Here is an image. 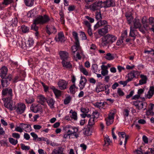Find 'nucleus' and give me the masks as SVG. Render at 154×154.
<instances>
[{
  "label": "nucleus",
  "mask_w": 154,
  "mask_h": 154,
  "mask_svg": "<svg viewBox=\"0 0 154 154\" xmlns=\"http://www.w3.org/2000/svg\"><path fill=\"white\" fill-rule=\"evenodd\" d=\"M154 94V87L150 86L147 94L145 95L146 98L150 99Z\"/></svg>",
  "instance_id": "obj_27"
},
{
  "label": "nucleus",
  "mask_w": 154,
  "mask_h": 154,
  "mask_svg": "<svg viewBox=\"0 0 154 154\" xmlns=\"http://www.w3.org/2000/svg\"><path fill=\"white\" fill-rule=\"evenodd\" d=\"M140 77L141 79L139 81V84L141 85L146 83L147 80L146 76L141 74L140 75Z\"/></svg>",
  "instance_id": "obj_35"
},
{
  "label": "nucleus",
  "mask_w": 154,
  "mask_h": 154,
  "mask_svg": "<svg viewBox=\"0 0 154 154\" xmlns=\"http://www.w3.org/2000/svg\"><path fill=\"white\" fill-rule=\"evenodd\" d=\"M1 84L3 87H6L8 86L10 83V82L12 79L11 75H8L5 78H2Z\"/></svg>",
  "instance_id": "obj_10"
},
{
  "label": "nucleus",
  "mask_w": 154,
  "mask_h": 154,
  "mask_svg": "<svg viewBox=\"0 0 154 154\" xmlns=\"http://www.w3.org/2000/svg\"><path fill=\"white\" fill-rule=\"evenodd\" d=\"M139 74V72L138 71L131 72L128 73L127 75L128 79L127 80L129 82L132 81L134 78L135 77V74Z\"/></svg>",
  "instance_id": "obj_30"
},
{
  "label": "nucleus",
  "mask_w": 154,
  "mask_h": 154,
  "mask_svg": "<svg viewBox=\"0 0 154 154\" xmlns=\"http://www.w3.org/2000/svg\"><path fill=\"white\" fill-rule=\"evenodd\" d=\"M144 29L146 30L150 29V27L149 26V23L147 22L143 24Z\"/></svg>",
  "instance_id": "obj_59"
},
{
  "label": "nucleus",
  "mask_w": 154,
  "mask_h": 154,
  "mask_svg": "<svg viewBox=\"0 0 154 154\" xmlns=\"http://www.w3.org/2000/svg\"><path fill=\"white\" fill-rule=\"evenodd\" d=\"M34 99L32 97H27L26 99V102L28 103H31L33 102Z\"/></svg>",
  "instance_id": "obj_52"
},
{
  "label": "nucleus",
  "mask_w": 154,
  "mask_h": 154,
  "mask_svg": "<svg viewBox=\"0 0 154 154\" xmlns=\"http://www.w3.org/2000/svg\"><path fill=\"white\" fill-rule=\"evenodd\" d=\"M136 31L134 30V28H133L132 26L130 27L129 35L132 37H134L136 36Z\"/></svg>",
  "instance_id": "obj_42"
},
{
  "label": "nucleus",
  "mask_w": 154,
  "mask_h": 154,
  "mask_svg": "<svg viewBox=\"0 0 154 154\" xmlns=\"http://www.w3.org/2000/svg\"><path fill=\"white\" fill-rule=\"evenodd\" d=\"M52 154H65L64 152V148L62 147H58L54 149L52 151Z\"/></svg>",
  "instance_id": "obj_29"
},
{
  "label": "nucleus",
  "mask_w": 154,
  "mask_h": 154,
  "mask_svg": "<svg viewBox=\"0 0 154 154\" xmlns=\"http://www.w3.org/2000/svg\"><path fill=\"white\" fill-rule=\"evenodd\" d=\"M51 89L53 90L56 97H58L61 96V92L60 90L56 89L54 86L51 87Z\"/></svg>",
  "instance_id": "obj_36"
},
{
  "label": "nucleus",
  "mask_w": 154,
  "mask_h": 154,
  "mask_svg": "<svg viewBox=\"0 0 154 154\" xmlns=\"http://www.w3.org/2000/svg\"><path fill=\"white\" fill-rule=\"evenodd\" d=\"M34 41L32 38H29L28 40L24 42L22 39H19L17 42V44L19 46L23 48H30L33 46Z\"/></svg>",
  "instance_id": "obj_3"
},
{
  "label": "nucleus",
  "mask_w": 154,
  "mask_h": 154,
  "mask_svg": "<svg viewBox=\"0 0 154 154\" xmlns=\"http://www.w3.org/2000/svg\"><path fill=\"white\" fill-rule=\"evenodd\" d=\"M35 10L34 9H32L28 12L27 15L28 17H31L35 16Z\"/></svg>",
  "instance_id": "obj_48"
},
{
  "label": "nucleus",
  "mask_w": 154,
  "mask_h": 154,
  "mask_svg": "<svg viewBox=\"0 0 154 154\" xmlns=\"http://www.w3.org/2000/svg\"><path fill=\"white\" fill-rule=\"evenodd\" d=\"M2 97L11 98L13 96L12 90L10 88H3L2 92Z\"/></svg>",
  "instance_id": "obj_9"
},
{
  "label": "nucleus",
  "mask_w": 154,
  "mask_h": 154,
  "mask_svg": "<svg viewBox=\"0 0 154 154\" xmlns=\"http://www.w3.org/2000/svg\"><path fill=\"white\" fill-rule=\"evenodd\" d=\"M104 88L102 85H100L96 87V90L97 92H99L103 91Z\"/></svg>",
  "instance_id": "obj_44"
},
{
  "label": "nucleus",
  "mask_w": 154,
  "mask_h": 154,
  "mask_svg": "<svg viewBox=\"0 0 154 154\" xmlns=\"http://www.w3.org/2000/svg\"><path fill=\"white\" fill-rule=\"evenodd\" d=\"M96 18L97 20H100L102 18L100 12H97L96 13Z\"/></svg>",
  "instance_id": "obj_57"
},
{
  "label": "nucleus",
  "mask_w": 154,
  "mask_h": 154,
  "mask_svg": "<svg viewBox=\"0 0 154 154\" xmlns=\"http://www.w3.org/2000/svg\"><path fill=\"white\" fill-rule=\"evenodd\" d=\"M21 29L22 31L24 33H26L28 32L29 30V28L24 25H23L21 26Z\"/></svg>",
  "instance_id": "obj_53"
},
{
  "label": "nucleus",
  "mask_w": 154,
  "mask_h": 154,
  "mask_svg": "<svg viewBox=\"0 0 154 154\" xmlns=\"http://www.w3.org/2000/svg\"><path fill=\"white\" fill-rule=\"evenodd\" d=\"M12 136L15 138L17 139H19L20 137V135L19 134L16 133H13L12 134Z\"/></svg>",
  "instance_id": "obj_58"
},
{
  "label": "nucleus",
  "mask_w": 154,
  "mask_h": 154,
  "mask_svg": "<svg viewBox=\"0 0 154 154\" xmlns=\"http://www.w3.org/2000/svg\"><path fill=\"white\" fill-rule=\"evenodd\" d=\"M115 2L114 0H107L103 2H102L103 8H106L115 5Z\"/></svg>",
  "instance_id": "obj_17"
},
{
  "label": "nucleus",
  "mask_w": 154,
  "mask_h": 154,
  "mask_svg": "<svg viewBox=\"0 0 154 154\" xmlns=\"http://www.w3.org/2000/svg\"><path fill=\"white\" fill-rule=\"evenodd\" d=\"M8 69L5 66L2 67L0 69V76L1 78L5 77L7 74Z\"/></svg>",
  "instance_id": "obj_28"
},
{
  "label": "nucleus",
  "mask_w": 154,
  "mask_h": 154,
  "mask_svg": "<svg viewBox=\"0 0 154 154\" xmlns=\"http://www.w3.org/2000/svg\"><path fill=\"white\" fill-rule=\"evenodd\" d=\"M30 109L33 112L37 113L41 111L42 107L39 104H32L30 107Z\"/></svg>",
  "instance_id": "obj_18"
},
{
  "label": "nucleus",
  "mask_w": 154,
  "mask_h": 154,
  "mask_svg": "<svg viewBox=\"0 0 154 154\" xmlns=\"http://www.w3.org/2000/svg\"><path fill=\"white\" fill-rule=\"evenodd\" d=\"M61 63L63 66L64 68H70L72 67L71 63L68 59L62 61Z\"/></svg>",
  "instance_id": "obj_24"
},
{
  "label": "nucleus",
  "mask_w": 154,
  "mask_h": 154,
  "mask_svg": "<svg viewBox=\"0 0 154 154\" xmlns=\"http://www.w3.org/2000/svg\"><path fill=\"white\" fill-rule=\"evenodd\" d=\"M128 35L127 32L126 30L123 31L122 33L121 38L122 39H123L124 38H126Z\"/></svg>",
  "instance_id": "obj_64"
},
{
  "label": "nucleus",
  "mask_w": 154,
  "mask_h": 154,
  "mask_svg": "<svg viewBox=\"0 0 154 154\" xmlns=\"http://www.w3.org/2000/svg\"><path fill=\"white\" fill-rule=\"evenodd\" d=\"M101 74L103 76L108 75V71L105 65H102L101 66Z\"/></svg>",
  "instance_id": "obj_32"
},
{
  "label": "nucleus",
  "mask_w": 154,
  "mask_h": 154,
  "mask_svg": "<svg viewBox=\"0 0 154 154\" xmlns=\"http://www.w3.org/2000/svg\"><path fill=\"white\" fill-rule=\"evenodd\" d=\"M82 54H81L80 51L77 52V54H76V56L75 57L74 55H73V56L74 59L75 58V60H77L76 59H77L79 60H80L81 59L82 56H84V55L83 54V51L82 50Z\"/></svg>",
  "instance_id": "obj_39"
},
{
  "label": "nucleus",
  "mask_w": 154,
  "mask_h": 154,
  "mask_svg": "<svg viewBox=\"0 0 154 154\" xmlns=\"http://www.w3.org/2000/svg\"><path fill=\"white\" fill-rule=\"evenodd\" d=\"M57 85L59 88L61 90L66 89L67 87L68 83L66 81L60 79L57 83Z\"/></svg>",
  "instance_id": "obj_13"
},
{
  "label": "nucleus",
  "mask_w": 154,
  "mask_h": 154,
  "mask_svg": "<svg viewBox=\"0 0 154 154\" xmlns=\"http://www.w3.org/2000/svg\"><path fill=\"white\" fill-rule=\"evenodd\" d=\"M80 51L81 54H82V49L80 45L79 42H75L74 45L72 47V54L74 55L76 51L78 52Z\"/></svg>",
  "instance_id": "obj_16"
},
{
  "label": "nucleus",
  "mask_w": 154,
  "mask_h": 154,
  "mask_svg": "<svg viewBox=\"0 0 154 154\" xmlns=\"http://www.w3.org/2000/svg\"><path fill=\"white\" fill-rule=\"evenodd\" d=\"M2 100L4 102V105L5 107L11 111L14 109V107L13 106V102L11 98L2 97Z\"/></svg>",
  "instance_id": "obj_7"
},
{
  "label": "nucleus",
  "mask_w": 154,
  "mask_h": 154,
  "mask_svg": "<svg viewBox=\"0 0 154 154\" xmlns=\"http://www.w3.org/2000/svg\"><path fill=\"white\" fill-rule=\"evenodd\" d=\"M115 113V111L111 110L110 111L108 116L105 118V120L107 126L110 125L113 123Z\"/></svg>",
  "instance_id": "obj_4"
},
{
  "label": "nucleus",
  "mask_w": 154,
  "mask_h": 154,
  "mask_svg": "<svg viewBox=\"0 0 154 154\" xmlns=\"http://www.w3.org/2000/svg\"><path fill=\"white\" fill-rule=\"evenodd\" d=\"M125 16L126 17L128 23L129 24H131L134 19L132 14L131 13H127L125 14Z\"/></svg>",
  "instance_id": "obj_31"
},
{
  "label": "nucleus",
  "mask_w": 154,
  "mask_h": 154,
  "mask_svg": "<svg viewBox=\"0 0 154 154\" xmlns=\"http://www.w3.org/2000/svg\"><path fill=\"white\" fill-rule=\"evenodd\" d=\"M104 141L105 142L104 145L106 146H108L112 143V140L107 135H106L104 136Z\"/></svg>",
  "instance_id": "obj_34"
},
{
  "label": "nucleus",
  "mask_w": 154,
  "mask_h": 154,
  "mask_svg": "<svg viewBox=\"0 0 154 154\" xmlns=\"http://www.w3.org/2000/svg\"><path fill=\"white\" fill-rule=\"evenodd\" d=\"M80 33V36H81L82 39V40L86 39L87 37L85 33L83 32H81Z\"/></svg>",
  "instance_id": "obj_62"
},
{
  "label": "nucleus",
  "mask_w": 154,
  "mask_h": 154,
  "mask_svg": "<svg viewBox=\"0 0 154 154\" xmlns=\"http://www.w3.org/2000/svg\"><path fill=\"white\" fill-rule=\"evenodd\" d=\"M70 117L71 119H74V120H77V113L75 111L72 109H71L70 112Z\"/></svg>",
  "instance_id": "obj_33"
},
{
  "label": "nucleus",
  "mask_w": 154,
  "mask_h": 154,
  "mask_svg": "<svg viewBox=\"0 0 154 154\" xmlns=\"http://www.w3.org/2000/svg\"><path fill=\"white\" fill-rule=\"evenodd\" d=\"M117 93L118 94L121 96H123L124 95V93L123 91L120 88H118Z\"/></svg>",
  "instance_id": "obj_56"
},
{
  "label": "nucleus",
  "mask_w": 154,
  "mask_h": 154,
  "mask_svg": "<svg viewBox=\"0 0 154 154\" xmlns=\"http://www.w3.org/2000/svg\"><path fill=\"white\" fill-rule=\"evenodd\" d=\"M99 113L97 111L94 112L91 116V117L88 121V125L90 126H92L94 125L97 121V119L99 117Z\"/></svg>",
  "instance_id": "obj_5"
},
{
  "label": "nucleus",
  "mask_w": 154,
  "mask_h": 154,
  "mask_svg": "<svg viewBox=\"0 0 154 154\" xmlns=\"http://www.w3.org/2000/svg\"><path fill=\"white\" fill-rule=\"evenodd\" d=\"M46 101L50 107L52 109L54 108L55 101L52 98H49L46 100Z\"/></svg>",
  "instance_id": "obj_37"
},
{
  "label": "nucleus",
  "mask_w": 154,
  "mask_h": 154,
  "mask_svg": "<svg viewBox=\"0 0 154 154\" xmlns=\"http://www.w3.org/2000/svg\"><path fill=\"white\" fill-rule=\"evenodd\" d=\"M89 53L91 56L95 55V52L97 50V47L95 44L91 43L89 46Z\"/></svg>",
  "instance_id": "obj_20"
},
{
  "label": "nucleus",
  "mask_w": 154,
  "mask_h": 154,
  "mask_svg": "<svg viewBox=\"0 0 154 154\" xmlns=\"http://www.w3.org/2000/svg\"><path fill=\"white\" fill-rule=\"evenodd\" d=\"M37 98L41 102L44 103L46 100L45 98L42 95H40L38 96Z\"/></svg>",
  "instance_id": "obj_50"
},
{
  "label": "nucleus",
  "mask_w": 154,
  "mask_h": 154,
  "mask_svg": "<svg viewBox=\"0 0 154 154\" xmlns=\"http://www.w3.org/2000/svg\"><path fill=\"white\" fill-rule=\"evenodd\" d=\"M75 89L76 87L75 84H73L69 88L70 93L74 94L75 92Z\"/></svg>",
  "instance_id": "obj_46"
},
{
  "label": "nucleus",
  "mask_w": 154,
  "mask_h": 154,
  "mask_svg": "<svg viewBox=\"0 0 154 154\" xmlns=\"http://www.w3.org/2000/svg\"><path fill=\"white\" fill-rule=\"evenodd\" d=\"M72 34L75 39V42H79L78 33L75 31H73Z\"/></svg>",
  "instance_id": "obj_43"
},
{
  "label": "nucleus",
  "mask_w": 154,
  "mask_h": 154,
  "mask_svg": "<svg viewBox=\"0 0 154 154\" xmlns=\"http://www.w3.org/2000/svg\"><path fill=\"white\" fill-rule=\"evenodd\" d=\"M104 102H98L95 103V106L100 109L103 108L104 106Z\"/></svg>",
  "instance_id": "obj_45"
},
{
  "label": "nucleus",
  "mask_w": 154,
  "mask_h": 154,
  "mask_svg": "<svg viewBox=\"0 0 154 154\" xmlns=\"http://www.w3.org/2000/svg\"><path fill=\"white\" fill-rule=\"evenodd\" d=\"M115 57L113 54L109 53L106 54L105 57V58L108 60H111L114 59Z\"/></svg>",
  "instance_id": "obj_38"
},
{
  "label": "nucleus",
  "mask_w": 154,
  "mask_h": 154,
  "mask_svg": "<svg viewBox=\"0 0 154 154\" xmlns=\"http://www.w3.org/2000/svg\"><path fill=\"white\" fill-rule=\"evenodd\" d=\"M130 111L127 109H125L124 110L123 115L124 116L128 117V116Z\"/></svg>",
  "instance_id": "obj_63"
},
{
  "label": "nucleus",
  "mask_w": 154,
  "mask_h": 154,
  "mask_svg": "<svg viewBox=\"0 0 154 154\" xmlns=\"http://www.w3.org/2000/svg\"><path fill=\"white\" fill-rule=\"evenodd\" d=\"M118 135L119 137V140H123L124 139V146H125L127 140L129 137L128 135H127L126 134L125 132H118Z\"/></svg>",
  "instance_id": "obj_19"
},
{
  "label": "nucleus",
  "mask_w": 154,
  "mask_h": 154,
  "mask_svg": "<svg viewBox=\"0 0 154 154\" xmlns=\"http://www.w3.org/2000/svg\"><path fill=\"white\" fill-rule=\"evenodd\" d=\"M63 130L66 133H69L72 135L75 132H77L78 131L77 128L72 127L70 125H67L65 126L63 128Z\"/></svg>",
  "instance_id": "obj_11"
},
{
  "label": "nucleus",
  "mask_w": 154,
  "mask_h": 154,
  "mask_svg": "<svg viewBox=\"0 0 154 154\" xmlns=\"http://www.w3.org/2000/svg\"><path fill=\"white\" fill-rule=\"evenodd\" d=\"M25 124L23 123H20L19 124V126L16 127L15 131L20 133L22 132L24 130Z\"/></svg>",
  "instance_id": "obj_25"
},
{
  "label": "nucleus",
  "mask_w": 154,
  "mask_h": 154,
  "mask_svg": "<svg viewBox=\"0 0 154 154\" xmlns=\"http://www.w3.org/2000/svg\"><path fill=\"white\" fill-rule=\"evenodd\" d=\"M66 38L64 36L63 33L62 32H58L57 35L55 38L56 42L64 43L66 41Z\"/></svg>",
  "instance_id": "obj_14"
},
{
  "label": "nucleus",
  "mask_w": 154,
  "mask_h": 154,
  "mask_svg": "<svg viewBox=\"0 0 154 154\" xmlns=\"http://www.w3.org/2000/svg\"><path fill=\"white\" fill-rule=\"evenodd\" d=\"M26 108L25 104L22 103H17L14 108L16 112L18 114H20L23 113Z\"/></svg>",
  "instance_id": "obj_6"
},
{
  "label": "nucleus",
  "mask_w": 154,
  "mask_h": 154,
  "mask_svg": "<svg viewBox=\"0 0 154 154\" xmlns=\"http://www.w3.org/2000/svg\"><path fill=\"white\" fill-rule=\"evenodd\" d=\"M46 32L49 35L54 33L57 32V30L53 26H47L46 27Z\"/></svg>",
  "instance_id": "obj_22"
},
{
  "label": "nucleus",
  "mask_w": 154,
  "mask_h": 154,
  "mask_svg": "<svg viewBox=\"0 0 154 154\" xmlns=\"http://www.w3.org/2000/svg\"><path fill=\"white\" fill-rule=\"evenodd\" d=\"M117 37L115 35L107 34L102 38L101 44L103 46L106 45L108 43H112L117 39Z\"/></svg>",
  "instance_id": "obj_2"
},
{
  "label": "nucleus",
  "mask_w": 154,
  "mask_h": 154,
  "mask_svg": "<svg viewBox=\"0 0 154 154\" xmlns=\"http://www.w3.org/2000/svg\"><path fill=\"white\" fill-rule=\"evenodd\" d=\"M87 80L86 78L83 76L81 77L80 80L79 82V86L80 90H82L85 87Z\"/></svg>",
  "instance_id": "obj_21"
},
{
  "label": "nucleus",
  "mask_w": 154,
  "mask_h": 154,
  "mask_svg": "<svg viewBox=\"0 0 154 154\" xmlns=\"http://www.w3.org/2000/svg\"><path fill=\"white\" fill-rule=\"evenodd\" d=\"M49 20V17L46 15H44L43 16H39L36 18L34 21V23L31 26V29L36 31L38 30V27L36 24L45 23Z\"/></svg>",
  "instance_id": "obj_1"
},
{
  "label": "nucleus",
  "mask_w": 154,
  "mask_h": 154,
  "mask_svg": "<svg viewBox=\"0 0 154 154\" xmlns=\"http://www.w3.org/2000/svg\"><path fill=\"white\" fill-rule=\"evenodd\" d=\"M13 0H4L3 4L6 5H8L12 3Z\"/></svg>",
  "instance_id": "obj_61"
},
{
  "label": "nucleus",
  "mask_w": 154,
  "mask_h": 154,
  "mask_svg": "<svg viewBox=\"0 0 154 154\" xmlns=\"http://www.w3.org/2000/svg\"><path fill=\"white\" fill-rule=\"evenodd\" d=\"M133 104L136 108L139 110L143 108V103L142 101L137 100L134 102Z\"/></svg>",
  "instance_id": "obj_26"
},
{
  "label": "nucleus",
  "mask_w": 154,
  "mask_h": 154,
  "mask_svg": "<svg viewBox=\"0 0 154 154\" xmlns=\"http://www.w3.org/2000/svg\"><path fill=\"white\" fill-rule=\"evenodd\" d=\"M80 71L82 72L84 75H88V72L87 70L83 66H80L79 67Z\"/></svg>",
  "instance_id": "obj_47"
},
{
  "label": "nucleus",
  "mask_w": 154,
  "mask_h": 154,
  "mask_svg": "<svg viewBox=\"0 0 154 154\" xmlns=\"http://www.w3.org/2000/svg\"><path fill=\"white\" fill-rule=\"evenodd\" d=\"M24 2L26 6L31 7L34 4V0H24Z\"/></svg>",
  "instance_id": "obj_40"
},
{
  "label": "nucleus",
  "mask_w": 154,
  "mask_h": 154,
  "mask_svg": "<svg viewBox=\"0 0 154 154\" xmlns=\"http://www.w3.org/2000/svg\"><path fill=\"white\" fill-rule=\"evenodd\" d=\"M71 100V98L70 96L66 97L64 99V103L65 104H67L69 103Z\"/></svg>",
  "instance_id": "obj_55"
},
{
  "label": "nucleus",
  "mask_w": 154,
  "mask_h": 154,
  "mask_svg": "<svg viewBox=\"0 0 154 154\" xmlns=\"http://www.w3.org/2000/svg\"><path fill=\"white\" fill-rule=\"evenodd\" d=\"M134 27L135 29L138 28L142 32H144V30L141 28L142 25L140 22V20L136 17L133 20Z\"/></svg>",
  "instance_id": "obj_15"
},
{
  "label": "nucleus",
  "mask_w": 154,
  "mask_h": 154,
  "mask_svg": "<svg viewBox=\"0 0 154 154\" xmlns=\"http://www.w3.org/2000/svg\"><path fill=\"white\" fill-rule=\"evenodd\" d=\"M26 132H30L32 131L31 125L29 124H25L24 130Z\"/></svg>",
  "instance_id": "obj_41"
},
{
  "label": "nucleus",
  "mask_w": 154,
  "mask_h": 154,
  "mask_svg": "<svg viewBox=\"0 0 154 154\" xmlns=\"http://www.w3.org/2000/svg\"><path fill=\"white\" fill-rule=\"evenodd\" d=\"M59 54L62 61L67 60L69 58V54L66 51H60Z\"/></svg>",
  "instance_id": "obj_23"
},
{
  "label": "nucleus",
  "mask_w": 154,
  "mask_h": 154,
  "mask_svg": "<svg viewBox=\"0 0 154 154\" xmlns=\"http://www.w3.org/2000/svg\"><path fill=\"white\" fill-rule=\"evenodd\" d=\"M102 8V1H100L95 2L91 4L90 6V9L94 11L100 10Z\"/></svg>",
  "instance_id": "obj_8"
},
{
  "label": "nucleus",
  "mask_w": 154,
  "mask_h": 154,
  "mask_svg": "<svg viewBox=\"0 0 154 154\" xmlns=\"http://www.w3.org/2000/svg\"><path fill=\"white\" fill-rule=\"evenodd\" d=\"M20 145L21 149L23 150H28L30 149L29 146H26L23 143H21Z\"/></svg>",
  "instance_id": "obj_51"
},
{
  "label": "nucleus",
  "mask_w": 154,
  "mask_h": 154,
  "mask_svg": "<svg viewBox=\"0 0 154 154\" xmlns=\"http://www.w3.org/2000/svg\"><path fill=\"white\" fill-rule=\"evenodd\" d=\"M9 141L11 143L14 145H16L18 143V140H17L14 139L12 138H9Z\"/></svg>",
  "instance_id": "obj_49"
},
{
  "label": "nucleus",
  "mask_w": 154,
  "mask_h": 154,
  "mask_svg": "<svg viewBox=\"0 0 154 154\" xmlns=\"http://www.w3.org/2000/svg\"><path fill=\"white\" fill-rule=\"evenodd\" d=\"M144 91V89L142 88H140L138 90L137 94L141 98V96L143 94Z\"/></svg>",
  "instance_id": "obj_60"
},
{
  "label": "nucleus",
  "mask_w": 154,
  "mask_h": 154,
  "mask_svg": "<svg viewBox=\"0 0 154 154\" xmlns=\"http://www.w3.org/2000/svg\"><path fill=\"white\" fill-rule=\"evenodd\" d=\"M98 68V66L96 64H94L92 66L91 70L94 73L97 72Z\"/></svg>",
  "instance_id": "obj_54"
},
{
  "label": "nucleus",
  "mask_w": 154,
  "mask_h": 154,
  "mask_svg": "<svg viewBox=\"0 0 154 154\" xmlns=\"http://www.w3.org/2000/svg\"><path fill=\"white\" fill-rule=\"evenodd\" d=\"M112 28V26L109 25H106L104 28L99 29L98 30V33L100 36H102L108 32Z\"/></svg>",
  "instance_id": "obj_12"
}]
</instances>
